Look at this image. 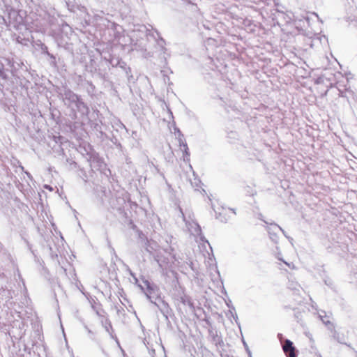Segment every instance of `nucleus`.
I'll return each mask as SVG.
<instances>
[{"label":"nucleus","mask_w":357,"mask_h":357,"mask_svg":"<svg viewBox=\"0 0 357 357\" xmlns=\"http://www.w3.org/2000/svg\"><path fill=\"white\" fill-rule=\"evenodd\" d=\"M225 303L229 308L228 312L226 313V316L227 317V318L229 319H230V321L231 322H232L231 318H233L234 319L235 322L237 324V325L240 328V323L238 321V315L236 314L235 307L232 305L231 301L229 298H228V300H226L225 298Z\"/></svg>","instance_id":"obj_3"},{"label":"nucleus","mask_w":357,"mask_h":357,"mask_svg":"<svg viewBox=\"0 0 357 357\" xmlns=\"http://www.w3.org/2000/svg\"><path fill=\"white\" fill-rule=\"evenodd\" d=\"M282 349L287 357H297L298 356V350L294 343L288 339H286L282 343Z\"/></svg>","instance_id":"obj_1"},{"label":"nucleus","mask_w":357,"mask_h":357,"mask_svg":"<svg viewBox=\"0 0 357 357\" xmlns=\"http://www.w3.org/2000/svg\"><path fill=\"white\" fill-rule=\"evenodd\" d=\"M225 86L229 87L231 90L236 93L242 91V86L238 84L237 80L231 82L229 79H225Z\"/></svg>","instance_id":"obj_4"},{"label":"nucleus","mask_w":357,"mask_h":357,"mask_svg":"<svg viewBox=\"0 0 357 357\" xmlns=\"http://www.w3.org/2000/svg\"><path fill=\"white\" fill-rule=\"evenodd\" d=\"M255 193H256V192H255V193H254V192H252V193H251V195H252V196H253Z\"/></svg>","instance_id":"obj_19"},{"label":"nucleus","mask_w":357,"mask_h":357,"mask_svg":"<svg viewBox=\"0 0 357 357\" xmlns=\"http://www.w3.org/2000/svg\"><path fill=\"white\" fill-rule=\"evenodd\" d=\"M307 27L303 28L302 26H296L297 34L305 36L309 38H317L321 40L319 33H316L312 31V28L310 27V24H307Z\"/></svg>","instance_id":"obj_2"},{"label":"nucleus","mask_w":357,"mask_h":357,"mask_svg":"<svg viewBox=\"0 0 357 357\" xmlns=\"http://www.w3.org/2000/svg\"><path fill=\"white\" fill-rule=\"evenodd\" d=\"M278 337L280 340V341L281 342V343L282 344L284 342H283V335H282V334L278 333Z\"/></svg>","instance_id":"obj_13"},{"label":"nucleus","mask_w":357,"mask_h":357,"mask_svg":"<svg viewBox=\"0 0 357 357\" xmlns=\"http://www.w3.org/2000/svg\"><path fill=\"white\" fill-rule=\"evenodd\" d=\"M296 310H297L296 308ZM301 313L298 310H295L294 316L296 319H297V321L299 322V317L301 316Z\"/></svg>","instance_id":"obj_11"},{"label":"nucleus","mask_w":357,"mask_h":357,"mask_svg":"<svg viewBox=\"0 0 357 357\" xmlns=\"http://www.w3.org/2000/svg\"><path fill=\"white\" fill-rule=\"evenodd\" d=\"M354 99L357 101V94H355L354 96Z\"/></svg>","instance_id":"obj_17"},{"label":"nucleus","mask_w":357,"mask_h":357,"mask_svg":"<svg viewBox=\"0 0 357 357\" xmlns=\"http://www.w3.org/2000/svg\"><path fill=\"white\" fill-rule=\"evenodd\" d=\"M256 217L259 219L260 220L263 221L264 223H266V225H270V223L267 221H266L264 219V216L261 213H258L256 214Z\"/></svg>","instance_id":"obj_10"},{"label":"nucleus","mask_w":357,"mask_h":357,"mask_svg":"<svg viewBox=\"0 0 357 357\" xmlns=\"http://www.w3.org/2000/svg\"><path fill=\"white\" fill-rule=\"evenodd\" d=\"M284 308L286 309V310H288V309L293 310L294 311L296 310L295 307H291L290 305H284Z\"/></svg>","instance_id":"obj_14"},{"label":"nucleus","mask_w":357,"mask_h":357,"mask_svg":"<svg viewBox=\"0 0 357 357\" xmlns=\"http://www.w3.org/2000/svg\"><path fill=\"white\" fill-rule=\"evenodd\" d=\"M228 210L231 211L234 215H236V211L234 208H228Z\"/></svg>","instance_id":"obj_15"},{"label":"nucleus","mask_w":357,"mask_h":357,"mask_svg":"<svg viewBox=\"0 0 357 357\" xmlns=\"http://www.w3.org/2000/svg\"><path fill=\"white\" fill-rule=\"evenodd\" d=\"M252 24H251V23L248 24V26H251Z\"/></svg>","instance_id":"obj_20"},{"label":"nucleus","mask_w":357,"mask_h":357,"mask_svg":"<svg viewBox=\"0 0 357 357\" xmlns=\"http://www.w3.org/2000/svg\"><path fill=\"white\" fill-rule=\"evenodd\" d=\"M319 317L322 322L327 326L328 329L330 331H332L334 329V325L333 323H331L328 319V317L326 315L322 316L321 314H319Z\"/></svg>","instance_id":"obj_6"},{"label":"nucleus","mask_w":357,"mask_h":357,"mask_svg":"<svg viewBox=\"0 0 357 357\" xmlns=\"http://www.w3.org/2000/svg\"><path fill=\"white\" fill-rule=\"evenodd\" d=\"M333 332V337L335 340H336L338 342L342 344L343 342H342V340H340V335L339 333L335 330V328L333 330L331 331Z\"/></svg>","instance_id":"obj_8"},{"label":"nucleus","mask_w":357,"mask_h":357,"mask_svg":"<svg viewBox=\"0 0 357 357\" xmlns=\"http://www.w3.org/2000/svg\"><path fill=\"white\" fill-rule=\"evenodd\" d=\"M243 344H244V346H245V349H246V350H247V351L248 353L249 356L251 357V352L249 350L247 344L245 342H243Z\"/></svg>","instance_id":"obj_12"},{"label":"nucleus","mask_w":357,"mask_h":357,"mask_svg":"<svg viewBox=\"0 0 357 357\" xmlns=\"http://www.w3.org/2000/svg\"><path fill=\"white\" fill-rule=\"evenodd\" d=\"M224 294H225V296H227V293L225 289Z\"/></svg>","instance_id":"obj_18"},{"label":"nucleus","mask_w":357,"mask_h":357,"mask_svg":"<svg viewBox=\"0 0 357 357\" xmlns=\"http://www.w3.org/2000/svg\"><path fill=\"white\" fill-rule=\"evenodd\" d=\"M270 226H273L276 229H278V231H281L282 232V234L285 236V231H284V229H282L278 224L275 223V222H271L270 223Z\"/></svg>","instance_id":"obj_9"},{"label":"nucleus","mask_w":357,"mask_h":357,"mask_svg":"<svg viewBox=\"0 0 357 357\" xmlns=\"http://www.w3.org/2000/svg\"><path fill=\"white\" fill-rule=\"evenodd\" d=\"M324 282L326 285L328 286L331 289L333 288V281L330 278L326 277L325 278H324Z\"/></svg>","instance_id":"obj_7"},{"label":"nucleus","mask_w":357,"mask_h":357,"mask_svg":"<svg viewBox=\"0 0 357 357\" xmlns=\"http://www.w3.org/2000/svg\"><path fill=\"white\" fill-rule=\"evenodd\" d=\"M225 357H234L232 355L227 354L225 355Z\"/></svg>","instance_id":"obj_16"},{"label":"nucleus","mask_w":357,"mask_h":357,"mask_svg":"<svg viewBox=\"0 0 357 357\" xmlns=\"http://www.w3.org/2000/svg\"><path fill=\"white\" fill-rule=\"evenodd\" d=\"M266 229L268 233L270 239L275 243H278L279 237L278 236V229H276L273 226H266Z\"/></svg>","instance_id":"obj_5"}]
</instances>
